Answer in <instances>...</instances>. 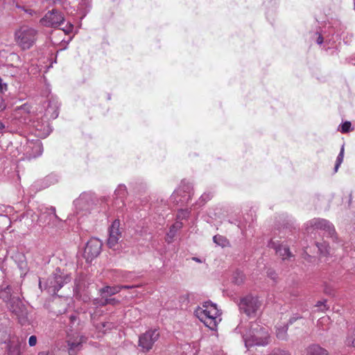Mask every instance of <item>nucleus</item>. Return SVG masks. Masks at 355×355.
Returning a JSON list of instances; mask_svg holds the SVG:
<instances>
[{
    "mask_svg": "<svg viewBox=\"0 0 355 355\" xmlns=\"http://www.w3.org/2000/svg\"><path fill=\"white\" fill-rule=\"evenodd\" d=\"M102 326L103 327H107V329H111L113 327V324L110 322L102 323Z\"/></svg>",
    "mask_w": 355,
    "mask_h": 355,
    "instance_id": "5fc2aeb1",
    "label": "nucleus"
},
{
    "mask_svg": "<svg viewBox=\"0 0 355 355\" xmlns=\"http://www.w3.org/2000/svg\"><path fill=\"white\" fill-rule=\"evenodd\" d=\"M92 195L88 193H83L79 198L74 200L73 204L78 212L88 211L93 205Z\"/></svg>",
    "mask_w": 355,
    "mask_h": 355,
    "instance_id": "9b49d317",
    "label": "nucleus"
},
{
    "mask_svg": "<svg viewBox=\"0 0 355 355\" xmlns=\"http://www.w3.org/2000/svg\"><path fill=\"white\" fill-rule=\"evenodd\" d=\"M213 241L217 245H219L222 248H225L229 245L228 240L223 236L217 234L213 237Z\"/></svg>",
    "mask_w": 355,
    "mask_h": 355,
    "instance_id": "2f4dec72",
    "label": "nucleus"
},
{
    "mask_svg": "<svg viewBox=\"0 0 355 355\" xmlns=\"http://www.w3.org/2000/svg\"><path fill=\"white\" fill-rule=\"evenodd\" d=\"M121 290V287L119 286H105L99 290V293L101 297H108L114 295L118 293H119Z\"/></svg>",
    "mask_w": 355,
    "mask_h": 355,
    "instance_id": "b1692460",
    "label": "nucleus"
},
{
    "mask_svg": "<svg viewBox=\"0 0 355 355\" xmlns=\"http://www.w3.org/2000/svg\"><path fill=\"white\" fill-rule=\"evenodd\" d=\"M52 1L55 4L62 5L63 3V0H52Z\"/></svg>",
    "mask_w": 355,
    "mask_h": 355,
    "instance_id": "bf43d9fd",
    "label": "nucleus"
},
{
    "mask_svg": "<svg viewBox=\"0 0 355 355\" xmlns=\"http://www.w3.org/2000/svg\"><path fill=\"white\" fill-rule=\"evenodd\" d=\"M0 343H7L8 344V355H21L20 347L19 345H12L10 342V335L6 331L0 333Z\"/></svg>",
    "mask_w": 355,
    "mask_h": 355,
    "instance_id": "412c9836",
    "label": "nucleus"
},
{
    "mask_svg": "<svg viewBox=\"0 0 355 355\" xmlns=\"http://www.w3.org/2000/svg\"><path fill=\"white\" fill-rule=\"evenodd\" d=\"M190 215V211L188 209H180L177 214V221L187 219Z\"/></svg>",
    "mask_w": 355,
    "mask_h": 355,
    "instance_id": "4c0bfd02",
    "label": "nucleus"
},
{
    "mask_svg": "<svg viewBox=\"0 0 355 355\" xmlns=\"http://www.w3.org/2000/svg\"><path fill=\"white\" fill-rule=\"evenodd\" d=\"M243 302H244V299H243V298H241V299L240 304H239V307H240V309H242V308H241V304H242Z\"/></svg>",
    "mask_w": 355,
    "mask_h": 355,
    "instance_id": "69168bd1",
    "label": "nucleus"
},
{
    "mask_svg": "<svg viewBox=\"0 0 355 355\" xmlns=\"http://www.w3.org/2000/svg\"><path fill=\"white\" fill-rule=\"evenodd\" d=\"M261 305V303L257 297L245 296V315L249 317H256Z\"/></svg>",
    "mask_w": 355,
    "mask_h": 355,
    "instance_id": "4468645a",
    "label": "nucleus"
},
{
    "mask_svg": "<svg viewBox=\"0 0 355 355\" xmlns=\"http://www.w3.org/2000/svg\"><path fill=\"white\" fill-rule=\"evenodd\" d=\"M325 302H326V301H324V302L320 301L317 303L316 306H318L320 309V310H321L322 311H324V310L327 309Z\"/></svg>",
    "mask_w": 355,
    "mask_h": 355,
    "instance_id": "a18cd8bd",
    "label": "nucleus"
},
{
    "mask_svg": "<svg viewBox=\"0 0 355 355\" xmlns=\"http://www.w3.org/2000/svg\"><path fill=\"white\" fill-rule=\"evenodd\" d=\"M268 247L273 248L276 254L282 257L283 260L288 259L292 257V254L288 246L284 245L271 240L268 243Z\"/></svg>",
    "mask_w": 355,
    "mask_h": 355,
    "instance_id": "aec40b11",
    "label": "nucleus"
},
{
    "mask_svg": "<svg viewBox=\"0 0 355 355\" xmlns=\"http://www.w3.org/2000/svg\"><path fill=\"white\" fill-rule=\"evenodd\" d=\"M263 4L268 10V12H269L270 10L273 11L276 10L279 3L278 0H264Z\"/></svg>",
    "mask_w": 355,
    "mask_h": 355,
    "instance_id": "f704fd0d",
    "label": "nucleus"
},
{
    "mask_svg": "<svg viewBox=\"0 0 355 355\" xmlns=\"http://www.w3.org/2000/svg\"><path fill=\"white\" fill-rule=\"evenodd\" d=\"M102 242L96 238L90 239L86 243L83 256L87 262H91L97 257L101 250Z\"/></svg>",
    "mask_w": 355,
    "mask_h": 355,
    "instance_id": "1a4fd4ad",
    "label": "nucleus"
},
{
    "mask_svg": "<svg viewBox=\"0 0 355 355\" xmlns=\"http://www.w3.org/2000/svg\"><path fill=\"white\" fill-rule=\"evenodd\" d=\"M247 207L250 209V210H249L250 212L248 214H245V215L248 216V218L245 217V224L249 223V226H250L256 220V218H257L256 213H257V207L256 205H253L252 204H250V205L248 204Z\"/></svg>",
    "mask_w": 355,
    "mask_h": 355,
    "instance_id": "c85d7f7f",
    "label": "nucleus"
},
{
    "mask_svg": "<svg viewBox=\"0 0 355 355\" xmlns=\"http://www.w3.org/2000/svg\"><path fill=\"white\" fill-rule=\"evenodd\" d=\"M7 89V85L2 83V80L0 78V92H3Z\"/></svg>",
    "mask_w": 355,
    "mask_h": 355,
    "instance_id": "603ef678",
    "label": "nucleus"
},
{
    "mask_svg": "<svg viewBox=\"0 0 355 355\" xmlns=\"http://www.w3.org/2000/svg\"><path fill=\"white\" fill-rule=\"evenodd\" d=\"M342 30L339 32L338 37L343 39L346 44H349L352 41L353 34L349 32H345L346 27L342 24Z\"/></svg>",
    "mask_w": 355,
    "mask_h": 355,
    "instance_id": "7c9ffc66",
    "label": "nucleus"
},
{
    "mask_svg": "<svg viewBox=\"0 0 355 355\" xmlns=\"http://www.w3.org/2000/svg\"><path fill=\"white\" fill-rule=\"evenodd\" d=\"M120 303V300L116 298H109L107 297H103L101 299L96 298L93 300V304L96 306H104L107 304L116 305Z\"/></svg>",
    "mask_w": 355,
    "mask_h": 355,
    "instance_id": "393cba45",
    "label": "nucleus"
},
{
    "mask_svg": "<svg viewBox=\"0 0 355 355\" xmlns=\"http://www.w3.org/2000/svg\"><path fill=\"white\" fill-rule=\"evenodd\" d=\"M192 259L193 261H195L196 262H198V263H202V261L200 259H199L198 257H193Z\"/></svg>",
    "mask_w": 355,
    "mask_h": 355,
    "instance_id": "e2e57ef3",
    "label": "nucleus"
},
{
    "mask_svg": "<svg viewBox=\"0 0 355 355\" xmlns=\"http://www.w3.org/2000/svg\"><path fill=\"white\" fill-rule=\"evenodd\" d=\"M234 282L236 284H242L244 282V275L242 270H237L233 277Z\"/></svg>",
    "mask_w": 355,
    "mask_h": 355,
    "instance_id": "e433bc0d",
    "label": "nucleus"
},
{
    "mask_svg": "<svg viewBox=\"0 0 355 355\" xmlns=\"http://www.w3.org/2000/svg\"><path fill=\"white\" fill-rule=\"evenodd\" d=\"M288 329V324H284L282 326H277L276 327V336L279 340H286L287 339V331Z\"/></svg>",
    "mask_w": 355,
    "mask_h": 355,
    "instance_id": "c756f323",
    "label": "nucleus"
},
{
    "mask_svg": "<svg viewBox=\"0 0 355 355\" xmlns=\"http://www.w3.org/2000/svg\"><path fill=\"white\" fill-rule=\"evenodd\" d=\"M63 15L57 10L53 9L48 12L40 20L43 26L47 27H59L64 23Z\"/></svg>",
    "mask_w": 355,
    "mask_h": 355,
    "instance_id": "9d476101",
    "label": "nucleus"
},
{
    "mask_svg": "<svg viewBox=\"0 0 355 355\" xmlns=\"http://www.w3.org/2000/svg\"><path fill=\"white\" fill-rule=\"evenodd\" d=\"M191 187L189 184H183L171 195V198L176 202L188 201L191 198Z\"/></svg>",
    "mask_w": 355,
    "mask_h": 355,
    "instance_id": "ddd939ff",
    "label": "nucleus"
},
{
    "mask_svg": "<svg viewBox=\"0 0 355 355\" xmlns=\"http://www.w3.org/2000/svg\"><path fill=\"white\" fill-rule=\"evenodd\" d=\"M114 194L118 198L123 199L127 194V188L124 184H119L114 191Z\"/></svg>",
    "mask_w": 355,
    "mask_h": 355,
    "instance_id": "72a5a7b5",
    "label": "nucleus"
},
{
    "mask_svg": "<svg viewBox=\"0 0 355 355\" xmlns=\"http://www.w3.org/2000/svg\"><path fill=\"white\" fill-rule=\"evenodd\" d=\"M7 307L21 325L26 326L31 324L30 312L19 296L13 295Z\"/></svg>",
    "mask_w": 355,
    "mask_h": 355,
    "instance_id": "20e7f679",
    "label": "nucleus"
},
{
    "mask_svg": "<svg viewBox=\"0 0 355 355\" xmlns=\"http://www.w3.org/2000/svg\"><path fill=\"white\" fill-rule=\"evenodd\" d=\"M69 319L72 323H74L77 320V316L75 314L70 315Z\"/></svg>",
    "mask_w": 355,
    "mask_h": 355,
    "instance_id": "4d7b16f0",
    "label": "nucleus"
},
{
    "mask_svg": "<svg viewBox=\"0 0 355 355\" xmlns=\"http://www.w3.org/2000/svg\"><path fill=\"white\" fill-rule=\"evenodd\" d=\"M306 355H328V352L320 345L313 344L306 348Z\"/></svg>",
    "mask_w": 355,
    "mask_h": 355,
    "instance_id": "a878e982",
    "label": "nucleus"
},
{
    "mask_svg": "<svg viewBox=\"0 0 355 355\" xmlns=\"http://www.w3.org/2000/svg\"><path fill=\"white\" fill-rule=\"evenodd\" d=\"M268 343V329L257 322L252 323L248 334H245V347L253 345L266 346Z\"/></svg>",
    "mask_w": 355,
    "mask_h": 355,
    "instance_id": "7ed1b4c3",
    "label": "nucleus"
},
{
    "mask_svg": "<svg viewBox=\"0 0 355 355\" xmlns=\"http://www.w3.org/2000/svg\"><path fill=\"white\" fill-rule=\"evenodd\" d=\"M305 225L306 230L309 233H312L315 230H322L331 237L333 241L337 239L334 225L326 219L315 218L309 220Z\"/></svg>",
    "mask_w": 355,
    "mask_h": 355,
    "instance_id": "423d86ee",
    "label": "nucleus"
},
{
    "mask_svg": "<svg viewBox=\"0 0 355 355\" xmlns=\"http://www.w3.org/2000/svg\"><path fill=\"white\" fill-rule=\"evenodd\" d=\"M212 198V194L211 193H203L200 199H199V205H204L207 201L209 200Z\"/></svg>",
    "mask_w": 355,
    "mask_h": 355,
    "instance_id": "a19ab883",
    "label": "nucleus"
},
{
    "mask_svg": "<svg viewBox=\"0 0 355 355\" xmlns=\"http://www.w3.org/2000/svg\"><path fill=\"white\" fill-rule=\"evenodd\" d=\"M29 113V106L27 104L18 107L14 112V119L20 123H26V118Z\"/></svg>",
    "mask_w": 355,
    "mask_h": 355,
    "instance_id": "5701e85b",
    "label": "nucleus"
},
{
    "mask_svg": "<svg viewBox=\"0 0 355 355\" xmlns=\"http://www.w3.org/2000/svg\"><path fill=\"white\" fill-rule=\"evenodd\" d=\"M119 275H120V278H119V279H115L114 281L115 282H117V281H122L123 278L125 277V272H119Z\"/></svg>",
    "mask_w": 355,
    "mask_h": 355,
    "instance_id": "864d4df0",
    "label": "nucleus"
},
{
    "mask_svg": "<svg viewBox=\"0 0 355 355\" xmlns=\"http://www.w3.org/2000/svg\"><path fill=\"white\" fill-rule=\"evenodd\" d=\"M92 6V0H78V8L84 12H87Z\"/></svg>",
    "mask_w": 355,
    "mask_h": 355,
    "instance_id": "c9c22d12",
    "label": "nucleus"
},
{
    "mask_svg": "<svg viewBox=\"0 0 355 355\" xmlns=\"http://www.w3.org/2000/svg\"><path fill=\"white\" fill-rule=\"evenodd\" d=\"M26 153L28 158H35L42 155L43 146L42 142L37 139L35 141H28L26 145Z\"/></svg>",
    "mask_w": 355,
    "mask_h": 355,
    "instance_id": "dca6fc26",
    "label": "nucleus"
},
{
    "mask_svg": "<svg viewBox=\"0 0 355 355\" xmlns=\"http://www.w3.org/2000/svg\"><path fill=\"white\" fill-rule=\"evenodd\" d=\"M352 130V123L349 121H345L338 128V130L342 133L349 132Z\"/></svg>",
    "mask_w": 355,
    "mask_h": 355,
    "instance_id": "58836bf2",
    "label": "nucleus"
},
{
    "mask_svg": "<svg viewBox=\"0 0 355 355\" xmlns=\"http://www.w3.org/2000/svg\"><path fill=\"white\" fill-rule=\"evenodd\" d=\"M34 126L35 128V134L39 137L45 138L52 131L47 121L44 122L36 121Z\"/></svg>",
    "mask_w": 355,
    "mask_h": 355,
    "instance_id": "4be33fe9",
    "label": "nucleus"
},
{
    "mask_svg": "<svg viewBox=\"0 0 355 355\" xmlns=\"http://www.w3.org/2000/svg\"><path fill=\"white\" fill-rule=\"evenodd\" d=\"M40 287H42V282H40Z\"/></svg>",
    "mask_w": 355,
    "mask_h": 355,
    "instance_id": "338daca9",
    "label": "nucleus"
},
{
    "mask_svg": "<svg viewBox=\"0 0 355 355\" xmlns=\"http://www.w3.org/2000/svg\"><path fill=\"white\" fill-rule=\"evenodd\" d=\"M182 347L184 350H188L191 347V345L190 344H185L182 346Z\"/></svg>",
    "mask_w": 355,
    "mask_h": 355,
    "instance_id": "680f3d73",
    "label": "nucleus"
},
{
    "mask_svg": "<svg viewBox=\"0 0 355 355\" xmlns=\"http://www.w3.org/2000/svg\"><path fill=\"white\" fill-rule=\"evenodd\" d=\"M37 337L35 336H31L28 339V345L31 347H34L37 344Z\"/></svg>",
    "mask_w": 355,
    "mask_h": 355,
    "instance_id": "c03bdc74",
    "label": "nucleus"
},
{
    "mask_svg": "<svg viewBox=\"0 0 355 355\" xmlns=\"http://www.w3.org/2000/svg\"><path fill=\"white\" fill-rule=\"evenodd\" d=\"M198 352V349H196L195 351H191L190 352L187 353V355H196Z\"/></svg>",
    "mask_w": 355,
    "mask_h": 355,
    "instance_id": "052dcab7",
    "label": "nucleus"
},
{
    "mask_svg": "<svg viewBox=\"0 0 355 355\" xmlns=\"http://www.w3.org/2000/svg\"><path fill=\"white\" fill-rule=\"evenodd\" d=\"M316 246L320 252L321 257H327V261H329V256H331V250L326 242L316 243Z\"/></svg>",
    "mask_w": 355,
    "mask_h": 355,
    "instance_id": "cd10ccee",
    "label": "nucleus"
},
{
    "mask_svg": "<svg viewBox=\"0 0 355 355\" xmlns=\"http://www.w3.org/2000/svg\"><path fill=\"white\" fill-rule=\"evenodd\" d=\"M21 293V288L18 286H7L0 290V298L2 299L8 306L13 295L19 296Z\"/></svg>",
    "mask_w": 355,
    "mask_h": 355,
    "instance_id": "a211bd4d",
    "label": "nucleus"
},
{
    "mask_svg": "<svg viewBox=\"0 0 355 355\" xmlns=\"http://www.w3.org/2000/svg\"><path fill=\"white\" fill-rule=\"evenodd\" d=\"M346 62L350 64H355V54L352 55L349 57L346 58Z\"/></svg>",
    "mask_w": 355,
    "mask_h": 355,
    "instance_id": "49530a36",
    "label": "nucleus"
},
{
    "mask_svg": "<svg viewBox=\"0 0 355 355\" xmlns=\"http://www.w3.org/2000/svg\"><path fill=\"white\" fill-rule=\"evenodd\" d=\"M243 326L241 324H239L236 328H235V331L238 334H241V336L242 338H244V335L243 334Z\"/></svg>",
    "mask_w": 355,
    "mask_h": 355,
    "instance_id": "de8ad7c7",
    "label": "nucleus"
},
{
    "mask_svg": "<svg viewBox=\"0 0 355 355\" xmlns=\"http://www.w3.org/2000/svg\"><path fill=\"white\" fill-rule=\"evenodd\" d=\"M39 220L48 225H54L57 222L60 220L55 214V208L51 207L46 208L45 211L42 212L38 218Z\"/></svg>",
    "mask_w": 355,
    "mask_h": 355,
    "instance_id": "f3484780",
    "label": "nucleus"
},
{
    "mask_svg": "<svg viewBox=\"0 0 355 355\" xmlns=\"http://www.w3.org/2000/svg\"><path fill=\"white\" fill-rule=\"evenodd\" d=\"M37 31L28 26H21L15 32V41L23 50L29 49L37 40Z\"/></svg>",
    "mask_w": 355,
    "mask_h": 355,
    "instance_id": "39448f33",
    "label": "nucleus"
},
{
    "mask_svg": "<svg viewBox=\"0 0 355 355\" xmlns=\"http://www.w3.org/2000/svg\"><path fill=\"white\" fill-rule=\"evenodd\" d=\"M119 286L121 287V289H129V288H132L134 287L133 286H129V285H123V286Z\"/></svg>",
    "mask_w": 355,
    "mask_h": 355,
    "instance_id": "13d9d810",
    "label": "nucleus"
},
{
    "mask_svg": "<svg viewBox=\"0 0 355 355\" xmlns=\"http://www.w3.org/2000/svg\"><path fill=\"white\" fill-rule=\"evenodd\" d=\"M43 106L45 108L44 115L47 120L55 119L58 116L59 103L56 98H52L45 101Z\"/></svg>",
    "mask_w": 355,
    "mask_h": 355,
    "instance_id": "2eb2a0df",
    "label": "nucleus"
},
{
    "mask_svg": "<svg viewBox=\"0 0 355 355\" xmlns=\"http://www.w3.org/2000/svg\"><path fill=\"white\" fill-rule=\"evenodd\" d=\"M58 180V178L54 175H49L46 178L45 181L48 182L49 184L46 186H49L51 184H55Z\"/></svg>",
    "mask_w": 355,
    "mask_h": 355,
    "instance_id": "37998d69",
    "label": "nucleus"
},
{
    "mask_svg": "<svg viewBox=\"0 0 355 355\" xmlns=\"http://www.w3.org/2000/svg\"><path fill=\"white\" fill-rule=\"evenodd\" d=\"M267 273H268V276L269 277H270L272 279H273V280L276 279L277 275V274H276V272L275 271H273V270H268L267 272Z\"/></svg>",
    "mask_w": 355,
    "mask_h": 355,
    "instance_id": "09e8293b",
    "label": "nucleus"
},
{
    "mask_svg": "<svg viewBox=\"0 0 355 355\" xmlns=\"http://www.w3.org/2000/svg\"><path fill=\"white\" fill-rule=\"evenodd\" d=\"M6 106L4 103L3 98L0 96V112H2L6 109Z\"/></svg>",
    "mask_w": 355,
    "mask_h": 355,
    "instance_id": "8fccbe9b",
    "label": "nucleus"
},
{
    "mask_svg": "<svg viewBox=\"0 0 355 355\" xmlns=\"http://www.w3.org/2000/svg\"><path fill=\"white\" fill-rule=\"evenodd\" d=\"M268 355H289L288 351L280 349H275L272 352Z\"/></svg>",
    "mask_w": 355,
    "mask_h": 355,
    "instance_id": "79ce46f5",
    "label": "nucleus"
},
{
    "mask_svg": "<svg viewBox=\"0 0 355 355\" xmlns=\"http://www.w3.org/2000/svg\"><path fill=\"white\" fill-rule=\"evenodd\" d=\"M6 128L5 124L0 121V134H2L4 132V130Z\"/></svg>",
    "mask_w": 355,
    "mask_h": 355,
    "instance_id": "6e6d98bb",
    "label": "nucleus"
},
{
    "mask_svg": "<svg viewBox=\"0 0 355 355\" xmlns=\"http://www.w3.org/2000/svg\"><path fill=\"white\" fill-rule=\"evenodd\" d=\"M301 318L300 316H293L291 317L289 320H288V322L286 324H292L293 323H294L297 320Z\"/></svg>",
    "mask_w": 355,
    "mask_h": 355,
    "instance_id": "3c124183",
    "label": "nucleus"
},
{
    "mask_svg": "<svg viewBox=\"0 0 355 355\" xmlns=\"http://www.w3.org/2000/svg\"><path fill=\"white\" fill-rule=\"evenodd\" d=\"M344 152H345V147L344 144L341 146L339 154L337 156L335 166H334V172L336 173L341 165V164L343 162L344 158Z\"/></svg>",
    "mask_w": 355,
    "mask_h": 355,
    "instance_id": "473e14b6",
    "label": "nucleus"
},
{
    "mask_svg": "<svg viewBox=\"0 0 355 355\" xmlns=\"http://www.w3.org/2000/svg\"><path fill=\"white\" fill-rule=\"evenodd\" d=\"M304 255L305 256L304 257L305 259L306 257L311 258V256L308 254V252L306 251H304Z\"/></svg>",
    "mask_w": 355,
    "mask_h": 355,
    "instance_id": "0e129e2a",
    "label": "nucleus"
},
{
    "mask_svg": "<svg viewBox=\"0 0 355 355\" xmlns=\"http://www.w3.org/2000/svg\"><path fill=\"white\" fill-rule=\"evenodd\" d=\"M159 338V333L156 329H149L144 334H141L139 338L138 344L141 352L144 353L149 352Z\"/></svg>",
    "mask_w": 355,
    "mask_h": 355,
    "instance_id": "6e6552de",
    "label": "nucleus"
},
{
    "mask_svg": "<svg viewBox=\"0 0 355 355\" xmlns=\"http://www.w3.org/2000/svg\"><path fill=\"white\" fill-rule=\"evenodd\" d=\"M183 226V224L181 221H176L171 227L168 232L167 233L166 241L168 243H171L173 238L175 237L176 232L180 230Z\"/></svg>",
    "mask_w": 355,
    "mask_h": 355,
    "instance_id": "bb28decb",
    "label": "nucleus"
},
{
    "mask_svg": "<svg viewBox=\"0 0 355 355\" xmlns=\"http://www.w3.org/2000/svg\"><path fill=\"white\" fill-rule=\"evenodd\" d=\"M329 321H330L329 317H328V316L322 317L318 320V326L320 328L322 329L323 330H326L328 328L324 327V325L326 324H329Z\"/></svg>",
    "mask_w": 355,
    "mask_h": 355,
    "instance_id": "ea45409f",
    "label": "nucleus"
},
{
    "mask_svg": "<svg viewBox=\"0 0 355 355\" xmlns=\"http://www.w3.org/2000/svg\"><path fill=\"white\" fill-rule=\"evenodd\" d=\"M71 277L69 275L64 274L60 269L57 268L53 275L48 278L46 282V289L48 292L55 294L65 284L69 282Z\"/></svg>",
    "mask_w": 355,
    "mask_h": 355,
    "instance_id": "0eeeda50",
    "label": "nucleus"
},
{
    "mask_svg": "<svg viewBox=\"0 0 355 355\" xmlns=\"http://www.w3.org/2000/svg\"><path fill=\"white\" fill-rule=\"evenodd\" d=\"M85 341V337L79 334L69 336L67 345L70 354H73L80 350L81 345Z\"/></svg>",
    "mask_w": 355,
    "mask_h": 355,
    "instance_id": "6ab92c4d",
    "label": "nucleus"
},
{
    "mask_svg": "<svg viewBox=\"0 0 355 355\" xmlns=\"http://www.w3.org/2000/svg\"><path fill=\"white\" fill-rule=\"evenodd\" d=\"M120 221L116 219L113 221L109 228V236L107 239V245L110 248H114L118 244L121 237V232L119 230Z\"/></svg>",
    "mask_w": 355,
    "mask_h": 355,
    "instance_id": "f8f14e48",
    "label": "nucleus"
},
{
    "mask_svg": "<svg viewBox=\"0 0 355 355\" xmlns=\"http://www.w3.org/2000/svg\"><path fill=\"white\" fill-rule=\"evenodd\" d=\"M342 23L338 20L328 22L325 30L321 33H315V42L322 49L325 50L330 55L338 53V39L339 32L342 30Z\"/></svg>",
    "mask_w": 355,
    "mask_h": 355,
    "instance_id": "f257e3e1",
    "label": "nucleus"
},
{
    "mask_svg": "<svg viewBox=\"0 0 355 355\" xmlns=\"http://www.w3.org/2000/svg\"><path fill=\"white\" fill-rule=\"evenodd\" d=\"M194 313L206 327L212 331L217 329L218 324L222 320L220 310L218 309L216 304L210 301L205 302L200 306H198Z\"/></svg>",
    "mask_w": 355,
    "mask_h": 355,
    "instance_id": "f03ea898",
    "label": "nucleus"
}]
</instances>
